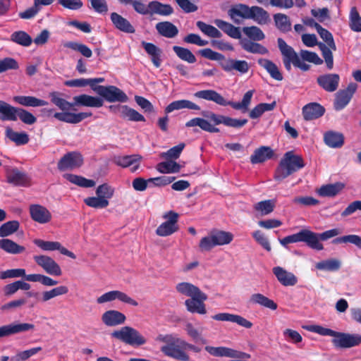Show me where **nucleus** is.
<instances>
[{"mask_svg": "<svg viewBox=\"0 0 361 361\" xmlns=\"http://www.w3.org/2000/svg\"><path fill=\"white\" fill-rule=\"evenodd\" d=\"M156 29L160 35L167 38H173L178 34L177 27L169 21L158 23Z\"/></svg>", "mask_w": 361, "mask_h": 361, "instance_id": "obj_38", "label": "nucleus"}, {"mask_svg": "<svg viewBox=\"0 0 361 361\" xmlns=\"http://www.w3.org/2000/svg\"><path fill=\"white\" fill-rule=\"evenodd\" d=\"M272 271L277 280L284 286H293L298 282L297 277L293 273L281 267H275Z\"/></svg>", "mask_w": 361, "mask_h": 361, "instance_id": "obj_28", "label": "nucleus"}, {"mask_svg": "<svg viewBox=\"0 0 361 361\" xmlns=\"http://www.w3.org/2000/svg\"><path fill=\"white\" fill-rule=\"evenodd\" d=\"M274 201L272 200L260 201L254 205L255 210L259 212L262 216L269 214L274 211Z\"/></svg>", "mask_w": 361, "mask_h": 361, "instance_id": "obj_58", "label": "nucleus"}, {"mask_svg": "<svg viewBox=\"0 0 361 361\" xmlns=\"http://www.w3.org/2000/svg\"><path fill=\"white\" fill-rule=\"evenodd\" d=\"M6 137L12 142H15L16 145H24L29 142V136L25 132H16L10 128L6 130Z\"/></svg>", "mask_w": 361, "mask_h": 361, "instance_id": "obj_49", "label": "nucleus"}, {"mask_svg": "<svg viewBox=\"0 0 361 361\" xmlns=\"http://www.w3.org/2000/svg\"><path fill=\"white\" fill-rule=\"evenodd\" d=\"M179 215L173 211H169L163 215L166 221L160 224L156 229V234L159 236L166 237L177 232L179 229L178 224Z\"/></svg>", "mask_w": 361, "mask_h": 361, "instance_id": "obj_12", "label": "nucleus"}, {"mask_svg": "<svg viewBox=\"0 0 361 361\" xmlns=\"http://www.w3.org/2000/svg\"><path fill=\"white\" fill-rule=\"evenodd\" d=\"M156 169L161 173H178L180 169V166L174 161H168L159 163Z\"/></svg>", "mask_w": 361, "mask_h": 361, "instance_id": "obj_56", "label": "nucleus"}, {"mask_svg": "<svg viewBox=\"0 0 361 361\" xmlns=\"http://www.w3.org/2000/svg\"><path fill=\"white\" fill-rule=\"evenodd\" d=\"M249 19L253 20L259 25H266L270 21V16L263 8L253 6H251Z\"/></svg>", "mask_w": 361, "mask_h": 361, "instance_id": "obj_34", "label": "nucleus"}, {"mask_svg": "<svg viewBox=\"0 0 361 361\" xmlns=\"http://www.w3.org/2000/svg\"><path fill=\"white\" fill-rule=\"evenodd\" d=\"M0 119L1 121H17L18 118L24 123L32 125L36 123L37 118L28 111L11 106L0 100Z\"/></svg>", "mask_w": 361, "mask_h": 361, "instance_id": "obj_8", "label": "nucleus"}, {"mask_svg": "<svg viewBox=\"0 0 361 361\" xmlns=\"http://www.w3.org/2000/svg\"><path fill=\"white\" fill-rule=\"evenodd\" d=\"M64 47L80 52L83 56L90 58L92 56V50L85 44L76 42H68Z\"/></svg>", "mask_w": 361, "mask_h": 361, "instance_id": "obj_59", "label": "nucleus"}, {"mask_svg": "<svg viewBox=\"0 0 361 361\" xmlns=\"http://www.w3.org/2000/svg\"><path fill=\"white\" fill-rule=\"evenodd\" d=\"M7 182L15 186L28 187L30 185V178L24 171H20L18 168L7 169Z\"/></svg>", "mask_w": 361, "mask_h": 361, "instance_id": "obj_19", "label": "nucleus"}, {"mask_svg": "<svg viewBox=\"0 0 361 361\" xmlns=\"http://www.w3.org/2000/svg\"><path fill=\"white\" fill-rule=\"evenodd\" d=\"M249 302L252 305H259L264 307L276 310L277 304L273 300L261 293L252 294L249 300Z\"/></svg>", "mask_w": 361, "mask_h": 361, "instance_id": "obj_41", "label": "nucleus"}, {"mask_svg": "<svg viewBox=\"0 0 361 361\" xmlns=\"http://www.w3.org/2000/svg\"><path fill=\"white\" fill-rule=\"evenodd\" d=\"M196 26L203 34L209 37L221 38L222 37L221 32L216 27L203 21H197Z\"/></svg>", "mask_w": 361, "mask_h": 361, "instance_id": "obj_50", "label": "nucleus"}, {"mask_svg": "<svg viewBox=\"0 0 361 361\" xmlns=\"http://www.w3.org/2000/svg\"><path fill=\"white\" fill-rule=\"evenodd\" d=\"M0 249L11 255H18L25 251V247L8 238L0 239Z\"/></svg>", "mask_w": 361, "mask_h": 361, "instance_id": "obj_39", "label": "nucleus"}, {"mask_svg": "<svg viewBox=\"0 0 361 361\" xmlns=\"http://www.w3.org/2000/svg\"><path fill=\"white\" fill-rule=\"evenodd\" d=\"M142 46L147 54L150 56L153 65L156 68H159L161 64V49L153 43L145 41L142 42Z\"/></svg>", "mask_w": 361, "mask_h": 361, "instance_id": "obj_31", "label": "nucleus"}, {"mask_svg": "<svg viewBox=\"0 0 361 361\" xmlns=\"http://www.w3.org/2000/svg\"><path fill=\"white\" fill-rule=\"evenodd\" d=\"M114 194V188L108 183H103L99 185L96 190V195L101 198L109 200Z\"/></svg>", "mask_w": 361, "mask_h": 361, "instance_id": "obj_64", "label": "nucleus"}, {"mask_svg": "<svg viewBox=\"0 0 361 361\" xmlns=\"http://www.w3.org/2000/svg\"><path fill=\"white\" fill-rule=\"evenodd\" d=\"M68 293V288L66 286H59L49 290L44 291L42 294V301L47 302L54 298L66 295Z\"/></svg>", "mask_w": 361, "mask_h": 361, "instance_id": "obj_54", "label": "nucleus"}, {"mask_svg": "<svg viewBox=\"0 0 361 361\" xmlns=\"http://www.w3.org/2000/svg\"><path fill=\"white\" fill-rule=\"evenodd\" d=\"M42 350L41 347H35L17 353L11 357V361H25Z\"/></svg>", "mask_w": 361, "mask_h": 361, "instance_id": "obj_63", "label": "nucleus"}, {"mask_svg": "<svg viewBox=\"0 0 361 361\" xmlns=\"http://www.w3.org/2000/svg\"><path fill=\"white\" fill-rule=\"evenodd\" d=\"M111 336L131 346H141L147 343V339L137 329L128 326L114 331Z\"/></svg>", "mask_w": 361, "mask_h": 361, "instance_id": "obj_11", "label": "nucleus"}, {"mask_svg": "<svg viewBox=\"0 0 361 361\" xmlns=\"http://www.w3.org/2000/svg\"><path fill=\"white\" fill-rule=\"evenodd\" d=\"M33 243L39 248L46 251L59 250L62 255L68 256L72 259H75L73 252L69 251L63 247L59 242L57 241H45L41 239H35Z\"/></svg>", "mask_w": 361, "mask_h": 361, "instance_id": "obj_23", "label": "nucleus"}, {"mask_svg": "<svg viewBox=\"0 0 361 361\" xmlns=\"http://www.w3.org/2000/svg\"><path fill=\"white\" fill-rule=\"evenodd\" d=\"M33 259L35 263L41 267L47 274L56 276L62 274L60 266L51 257L44 255H35Z\"/></svg>", "mask_w": 361, "mask_h": 361, "instance_id": "obj_16", "label": "nucleus"}, {"mask_svg": "<svg viewBox=\"0 0 361 361\" xmlns=\"http://www.w3.org/2000/svg\"><path fill=\"white\" fill-rule=\"evenodd\" d=\"M141 156L138 154L118 156L114 159V162L123 168H126L130 166L136 164L133 166L132 171H135L139 168V162L141 159Z\"/></svg>", "mask_w": 361, "mask_h": 361, "instance_id": "obj_33", "label": "nucleus"}, {"mask_svg": "<svg viewBox=\"0 0 361 361\" xmlns=\"http://www.w3.org/2000/svg\"><path fill=\"white\" fill-rule=\"evenodd\" d=\"M61 93L54 91L49 92V97L51 102L60 109L62 112H56L54 117L59 121L76 124L79 123L84 119L92 116L91 112H80L73 113L68 111L73 106H87L92 108H99L104 104L102 98L99 97H93L86 94H82L73 97V102H69L62 98Z\"/></svg>", "mask_w": 361, "mask_h": 361, "instance_id": "obj_1", "label": "nucleus"}, {"mask_svg": "<svg viewBox=\"0 0 361 361\" xmlns=\"http://www.w3.org/2000/svg\"><path fill=\"white\" fill-rule=\"evenodd\" d=\"M212 318L216 321L230 322L235 323L239 326L246 329H250L253 326L250 321L247 320L243 317L238 314H233L227 312H222L214 314L212 317Z\"/></svg>", "mask_w": 361, "mask_h": 361, "instance_id": "obj_25", "label": "nucleus"}, {"mask_svg": "<svg viewBox=\"0 0 361 361\" xmlns=\"http://www.w3.org/2000/svg\"><path fill=\"white\" fill-rule=\"evenodd\" d=\"M20 226L18 221H9L0 226V237L5 238L16 232Z\"/></svg>", "mask_w": 361, "mask_h": 361, "instance_id": "obj_60", "label": "nucleus"}, {"mask_svg": "<svg viewBox=\"0 0 361 361\" xmlns=\"http://www.w3.org/2000/svg\"><path fill=\"white\" fill-rule=\"evenodd\" d=\"M178 293L187 297L185 305L186 310L192 314H205L207 313L204 302L207 300V295L203 293L197 286L188 283L181 282L176 286Z\"/></svg>", "mask_w": 361, "mask_h": 361, "instance_id": "obj_3", "label": "nucleus"}, {"mask_svg": "<svg viewBox=\"0 0 361 361\" xmlns=\"http://www.w3.org/2000/svg\"><path fill=\"white\" fill-rule=\"evenodd\" d=\"M83 164V157L78 152H70L64 154L59 161L57 167L59 171L73 169Z\"/></svg>", "mask_w": 361, "mask_h": 361, "instance_id": "obj_15", "label": "nucleus"}, {"mask_svg": "<svg viewBox=\"0 0 361 361\" xmlns=\"http://www.w3.org/2000/svg\"><path fill=\"white\" fill-rule=\"evenodd\" d=\"M96 88V93L109 102L123 103L128 100L127 94L116 86H100Z\"/></svg>", "mask_w": 361, "mask_h": 361, "instance_id": "obj_13", "label": "nucleus"}, {"mask_svg": "<svg viewBox=\"0 0 361 361\" xmlns=\"http://www.w3.org/2000/svg\"><path fill=\"white\" fill-rule=\"evenodd\" d=\"M244 33L252 40L260 41L264 39L265 35L262 30L257 26L243 27Z\"/></svg>", "mask_w": 361, "mask_h": 361, "instance_id": "obj_62", "label": "nucleus"}, {"mask_svg": "<svg viewBox=\"0 0 361 361\" xmlns=\"http://www.w3.org/2000/svg\"><path fill=\"white\" fill-rule=\"evenodd\" d=\"M324 141L329 147L341 148L344 144V136L341 133L330 130L324 133Z\"/></svg>", "mask_w": 361, "mask_h": 361, "instance_id": "obj_35", "label": "nucleus"}, {"mask_svg": "<svg viewBox=\"0 0 361 361\" xmlns=\"http://www.w3.org/2000/svg\"><path fill=\"white\" fill-rule=\"evenodd\" d=\"M305 166L301 156L295 154L293 151H288L280 160L275 170L274 178L275 180L281 182L293 173L304 168Z\"/></svg>", "mask_w": 361, "mask_h": 361, "instance_id": "obj_6", "label": "nucleus"}, {"mask_svg": "<svg viewBox=\"0 0 361 361\" xmlns=\"http://www.w3.org/2000/svg\"><path fill=\"white\" fill-rule=\"evenodd\" d=\"M11 40L23 47H29L32 42V37L25 31H16L11 35Z\"/></svg>", "mask_w": 361, "mask_h": 361, "instance_id": "obj_53", "label": "nucleus"}, {"mask_svg": "<svg viewBox=\"0 0 361 361\" xmlns=\"http://www.w3.org/2000/svg\"><path fill=\"white\" fill-rule=\"evenodd\" d=\"M276 102L275 101L271 103H260L255 106L249 113V117L252 119L259 118L264 112L270 111L275 109Z\"/></svg>", "mask_w": 361, "mask_h": 361, "instance_id": "obj_47", "label": "nucleus"}, {"mask_svg": "<svg viewBox=\"0 0 361 361\" xmlns=\"http://www.w3.org/2000/svg\"><path fill=\"white\" fill-rule=\"evenodd\" d=\"M183 109H188L192 110H200V107L195 104L194 102L187 100V99H180L172 102L165 108V113L168 114L175 110H180Z\"/></svg>", "mask_w": 361, "mask_h": 361, "instance_id": "obj_37", "label": "nucleus"}, {"mask_svg": "<svg viewBox=\"0 0 361 361\" xmlns=\"http://www.w3.org/2000/svg\"><path fill=\"white\" fill-rule=\"evenodd\" d=\"M35 325L29 323H11L0 326V338L33 330Z\"/></svg>", "mask_w": 361, "mask_h": 361, "instance_id": "obj_24", "label": "nucleus"}, {"mask_svg": "<svg viewBox=\"0 0 361 361\" xmlns=\"http://www.w3.org/2000/svg\"><path fill=\"white\" fill-rule=\"evenodd\" d=\"M303 329L321 336H332L331 343L336 348H350L361 343V335L338 332L319 325L304 326Z\"/></svg>", "mask_w": 361, "mask_h": 361, "instance_id": "obj_4", "label": "nucleus"}, {"mask_svg": "<svg viewBox=\"0 0 361 361\" xmlns=\"http://www.w3.org/2000/svg\"><path fill=\"white\" fill-rule=\"evenodd\" d=\"M156 341L165 343L167 345L161 348V351L166 356L180 361H189V355L179 348L181 338L174 336L173 334H159Z\"/></svg>", "mask_w": 361, "mask_h": 361, "instance_id": "obj_7", "label": "nucleus"}, {"mask_svg": "<svg viewBox=\"0 0 361 361\" xmlns=\"http://www.w3.org/2000/svg\"><path fill=\"white\" fill-rule=\"evenodd\" d=\"M257 62L260 66L263 67L269 73L272 78L278 81L283 80L281 73L273 61L266 59H259Z\"/></svg>", "mask_w": 361, "mask_h": 361, "instance_id": "obj_43", "label": "nucleus"}, {"mask_svg": "<svg viewBox=\"0 0 361 361\" xmlns=\"http://www.w3.org/2000/svg\"><path fill=\"white\" fill-rule=\"evenodd\" d=\"M29 212L31 219L39 224H45L49 223L52 218L51 212L45 207L33 204L29 207Z\"/></svg>", "mask_w": 361, "mask_h": 361, "instance_id": "obj_21", "label": "nucleus"}, {"mask_svg": "<svg viewBox=\"0 0 361 361\" xmlns=\"http://www.w3.org/2000/svg\"><path fill=\"white\" fill-rule=\"evenodd\" d=\"M357 89V85L355 82H350L345 89L338 90L334 102V109L336 111L343 109L350 102Z\"/></svg>", "mask_w": 361, "mask_h": 361, "instance_id": "obj_14", "label": "nucleus"}, {"mask_svg": "<svg viewBox=\"0 0 361 361\" xmlns=\"http://www.w3.org/2000/svg\"><path fill=\"white\" fill-rule=\"evenodd\" d=\"M325 108L317 102H310L302 107V116L305 121H312L322 117Z\"/></svg>", "mask_w": 361, "mask_h": 361, "instance_id": "obj_26", "label": "nucleus"}, {"mask_svg": "<svg viewBox=\"0 0 361 361\" xmlns=\"http://www.w3.org/2000/svg\"><path fill=\"white\" fill-rule=\"evenodd\" d=\"M126 317L118 310H107L102 315V322L107 326H116L123 324Z\"/></svg>", "mask_w": 361, "mask_h": 361, "instance_id": "obj_27", "label": "nucleus"}, {"mask_svg": "<svg viewBox=\"0 0 361 361\" xmlns=\"http://www.w3.org/2000/svg\"><path fill=\"white\" fill-rule=\"evenodd\" d=\"M65 178L71 183L77 185L82 188H92L95 185V181L91 179H87L83 176L75 174H66Z\"/></svg>", "mask_w": 361, "mask_h": 361, "instance_id": "obj_51", "label": "nucleus"}, {"mask_svg": "<svg viewBox=\"0 0 361 361\" xmlns=\"http://www.w3.org/2000/svg\"><path fill=\"white\" fill-rule=\"evenodd\" d=\"M274 156V150L268 146H261L257 148L250 156V162L252 164L263 163L271 159Z\"/></svg>", "mask_w": 361, "mask_h": 361, "instance_id": "obj_29", "label": "nucleus"}, {"mask_svg": "<svg viewBox=\"0 0 361 361\" xmlns=\"http://www.w3.org/2000/svg\"><path fill=\"white\" fill-rule=\"evenodd\" d=\"M340 76L337 73H326L317 77L318 85L327 92H335L339 85Z\"/></svg>", "mask_w": 361, "mask_h": 361, "instance_id": "obj_20", "label": "nucleus"}, {"mask_svg": "<svg viewBox=\"0 0 361 361\" xmlns=\"http://www.w3.org/2000/svg\"><path fill=\"white\" fill-rule=\"evenodd\" d=\"M279 242L285 247L290 243L303 242L305 243L309 247L313 250L320 251L324 249L322 243L318 242L315 233L307 229H302L296 233L286 236L282 239H279Z\"/></svg>", "mask_w": 361, "mask_h": 361, "instance_id": "obj_9", "label": "nucleus"}, {"mask_svg": "<svg viewBox=\"0 0 361 361\" xmlns=\"http://www.w3.org/2000/svg\"><path fill=\"white\" fill-rule=\"evenodd\" d=\"M84 202L88 207L95 209L106 208L109 204V200L103 199L97 195V197H88L84 200Z\"/></svg>", "mask_w": 361, "mask_h": 361, "instance_id": "obj_61", "label": "nucleus"}, {"mask_svg": "<svg viewBox=\"0 0 361 361\" xmlns=\"http://www.w3.org/2000/svg\"><path fill=\"white\" fill-rule=\"evenodd\" d=\"M334 245L342 243H350L355 245L358 249L361 250V236L355 234L343 235L334 238L332 240Z\"/></svg>", "mask_w": 361, "mask_h": 361, "instance_id": "obj_55", "label": "nucleus"}, {"mask_svg": "<svg viewBox=\"0 0 361 361\" xmlns=\"http://www.w3.org/2000/svg\"><path fill=\"white\" fill-rule=\"evenodd\" d=\"M116 299L134 307H137L138 305V302L136 300L128 296L126 293L120 290H111L104 293L97 298V302L98 304H102L114 301Z\"/></svg>", "mask_w": 361, "mask_h": 361, "instance_id": "obj_18", "label": "nucleus"}, {"mask_svg": "<svg viewBox=\"0 0 361 361\" xmlns=\"http://www.w3.org/2000/svg\"><path fill=\"white\" fill-rule=\"evenodd\" d=\"M276 27L283 32L291 30V23L288 16L284 13H278L274 15Z\"/></svg>", "mask_w": 361, "mask_h": 361, "instance_id": "obj_48", "label": "nucleus"}, {"mask_svg": "<svg viewBox=\"0 0 361 361\" xmlns=\"http://www.w3.org/2000/svg\"><path fill=\"white\" fill-rule=\"evenodd\" d=\"M202 115L207 119H204L203 118H194L187 121L185 126L188 128L199 126L204 131L214 133L220 132L219 128H216L215 126L224 124L227 127L240 128L247 123V119L246 118H233L221 114H217L212 111H204L202 112Z\"/></svg>", "mask_w": 361, "mask_h": 361, "instance_id": "obj_2", "label": "nucleus"}, {"mask_svg": "<svg viewBox=\"0 0 361 361\" xmlns=\"http://www.w3.org/2000/svg\"><path fill=\"white\" fill-rule=\"evenodd\" d=\"M111 20L114 26L118 30L125 32L133 34L135 32V27L126 18L123 17L121 15L113 12L110 16Z\"/></svg>", "mask_w": 361, "mask_h": 361, "instance_id": "obj_30", "label": "nucleus"}, {"mask_svg": "<svg viewBox=\"0 0 361 361\" xmlns=\"http://www.w3.org/2000/svg\"><path fill=\"white\" fill-rule=\"evenodd\" d=\"M341 267V262L338 259L331 258L320 261L315 264V268L326 271H337Z\"/></svg>", "mask_w": 361, "mask_h": 361, "instance_id": "obj_45", "label": "nucleus"}, {"mask_svg": "<svg viewBox=\"0 0 361 361\" xmlns=\"http://www.w3.org/2000/svg\"><path fill=\"white\" fill-rule=\"evenodd\" d=\"M17 277H24L28 281L39 282L46 286H54L58 283L57 281L43 274H32L26 275L24 269H8L0 272L1 279Z\"/></svg>", "mask_w": 361, "mask_h": 361, "instance_id": "obj_10", "label": "nucleus"}, {"mask_svg": "<svg viewBox=\"0 0 361 361\" xmlns=\"http://www.w3.org/2000/svg\"><path fill=\"white\" fill-rule=\"evenodd\" d=\"M13 101L24 106L37 107L48 105V102L47 101L38 99L33 96H15L13 97Z\"/></svg>", "mask_w": 361, "mask_h": 361, "instance_id": "obj_40", "label": "nucleus"}, {"mask_svg": "<svg viewBox=\"0 0 361 361\" xmlns=\"http://www.w3.org/2000/svg\"><path fill=\"white\" fill-rule=\"evenodd\" d=\"M219 65L227 73L236 71L242 75L247 73L250 69L248 63L245 60L226 59L225 57L223 61L219 63Z\"/></svg>", "mask_w": 361, "mask_h": 361, "instance_id": "obj_22", "label": "nucleus"}, {"mask_svg": "<svg viewBox=\"0 0 361 361\" xmlns=\"http://www.w3.org/2000/svg\"><path fill=\"white\" fill-rule=\"evenodd\" d=\"M150 14H157L168 16L173 13V8L170 4H162L158 1H152L148 4Z\"/></svg>", "mask_w": 361, "mask_h": 361, "instance_id": "obj_36", "label": "nucleus"}, {"mask_svg": "<svg viewBox=\"0 0 361 361\" xmlns=\"http://www.w3.org/2000/svg\"><path fill=\"white\" fill-rule=\"evenodd\" d=\"M344 188V183L336 182L335 183L322 185L317 190V193L319 196L322 197H334L338 195Z\"/></svg>", "mask_w": 361, "mask_h": 361, "instance_id": "obj_42", "label": "nucleus"}, {"mask_svg": "<svg viewBox=\"0 0 361 361\" xmlns=\"http://www.w3.org/2000/svg\"><path fill=\"white\" fill-rule=\"evenodd\" d=\"M349 26L354 32H361V16L355 6L352 7L350 11Z\"/></svg>", "mask_w": 361, "mask_h": 361, "instance_id": "obj_57", "label": "nucleus"}, {"mask_svg": "<svg viewBox=\"0 0 361 361\" xmlns=\"http://www.w3.org/2000/svg\"><path fill=\"white\" fill-rule=\"evenodd\" d=\"M240 44L245 51L252 54H267L269 53L268 49L263 45L247 39H241Z\"/></svg>", "mask_w": 361, "mask_h": 361, "instance_id": "obj_44", "label": "nucleus"}, {"mask_svg": "<svg viewBox=\"0 0 361 361\" xmlns=\"http://www.w3.org/2000/svg\"><path fill=\"white\" fill-rule=\"evenodd\" d=\"M255 90H249L243 95L240 102L227 101L221 94L214 90H204L194 93V97L198 99H203L212 101L221 106H230L235 110H241L245 113L251 103L252 97Z\"/></svg>", "mask_w": 361, "mask_h": 361, "instance_id": "obj_5", "label": "nucleus"}, {"mask_svg": "<svg viewBox=\"0 0 361 361\" xmlns=\"http://www.w3.org/2000/svg\"><path fill=\"white\" fill-rule=\"evenodd\" d=\"M173 50L177 56L182 61H186L189 63H194L197 61L195 56L190 49L187 48L179 46H173Z\"/></svg>", "mask_w": 361, "mask_h": 361, "instance_id": "obj_52", "label": "nucleus"}, {"mask_svg": "<svg viewBox=\"0 0 361 361\" xmlns=\"http://www.w3.org/2000/svg\"><path fill=\"white\" fill-rule=\"evenodd\" d=\"M251 7L246 4H239L231 7L228 11V16L235 23H239L240 20L237 17L249 19Z\"/></svg>", "mask_w": 361, "mask_h": 361, "instance_id": "obj_32", "label": "nucleus"}, {"mask_svg": "<svg viewBox=\"0 0 361 361\" xmlns=\"http://www.w3.org/2000/svg\"><path fill=\"white\" fill-rule=\"evenodd\" d=\"M210 234L216 246L229 244L233 239L231 233L224 231L212 230Z\"/></svg>", "mask_w": 361, "mask_h": 361, "instance_id": "obj_46", "label": "nucleus"}, {"mask_svg": "<svg viewBox=\"0 0 361 361\" xmlns=\"http://www.w3.org/2000/svg\"><path fill=\"white\" fill-rule=\"evenodd\" d=\"M279 49L283 56V63L288 71H291V64L296 67L295 59L297 53L293 47L288 45L282 38L277 39Z\"/></svg>", "mask_w": 361, "mask_h": 361, "instance_id": "obj_17", "label": "nucleus"}]
</instances>
